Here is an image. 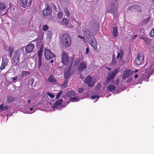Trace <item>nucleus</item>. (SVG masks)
I'll list each match as a JSON object with an SVG mask.
<instances>
[{"label":"nucleus","instance_id":"nucleus-1","mask_svg":"<svg viewBox=\"0 0 154 154\" xmlns=\"http://www.w3.org/2000/svg\"><path fill=\"white\" fill-rule=\"evenodd\" d=\"M87 40L88 43L91 45L94 49H97V44L96 39L94 36L92 35V33L88 32V34L86 35Z\"/></svg>","mask_w":154,"mask_h":154},{"label":"nucleus","instance_id":"nucleus-2","mask_svg":"<svg viewBox=\"0 0 154 154\" xmlns=\"http://www.w3.org/2000/svg\"><path fill=\"white\" fill-rule=\"evenodd\" d=\"M62 63L66 66L70 67L72 63V61L69 60V57L66 53L64 51L62 52Z\"/></svg>","mask_w":154,"mask_h":154},{"label":"nucleus","instance_id":"nucleus-3","mask_svg":"<svg viewBox=\"0 0 154 154\" xmlns=\"http://www.w3.org/2000/svg\"><path fill=\"white\" fill-rule=\"evenodd\" d=\"M62 44L66 47H68L70 45L71 41L69 35L66 33L64 34L61 40Z\"/></svg>","mask_w":154,"mask_h":154},{"label":"nucleus","instance_id":"nucleus-4","mask_svg":"<svg viewBox=\"0 0 154 154\" xmlns=\"http://www.w3.org/2000/svg\"><path fill=\"white\" fill-rule=\"evenodd\" d=\"M43 34L42 33L40 35V36H39L37 40L38 45H39V46H41L40 50L38 52V56L39 57L38 59H42V52L41 51V49L42 48L43 46L42 45V43L43 42Z\"/></svg>","mask_w":154,"mask_h":154},{"label":"nucleus","instance_id":"nucleus-5","mask_svg":"<svg viewBox=\"0 0 154 154\" xmlns=\"http://www.w3.org/2000/svg\"><path fill=\"white\" fill-rule=\"evenodd\" d=\"M20 54L21 51L19 50L17 51L14 53L13 58V60L14 64H17L19 63Z\"/></svg>","mask_w":154,"mask_h":154},{"label":"nucleus","instance_id":"nucleus-6","mask_svg":"<svg viewBox=\"0 0 154 154\" xmlns=\"http://www.w3.org/2000/svg\"><path fill=\"white\" fill-rule=\"evenodd\" d=\"M144 60V55L142 54H137L136 58L134 60V62L136 64L140 65L143 63Z\"/></svg>","mask_w":154,"mask_h":154},{"label":"nucleus","instance_id":"nucleus-7","mask_svg":"<svg viewBox=\"0 0 154 154\" xmlns=\"http://www.w3.org/2000/svg\"><path fill=\"white\" fill-rule=\"evenodd\" d=\"M8 59L7 58V56L4 55L2 57V63L0 68L1 70H2L5 68L8 65Z\"/></svg>","mask_w":154,"mask_h":154},{"label":"nucleus","instance_id":"nucleus-8","mask_svg":"<svg viewBox=\"0 0 154 154\" xmlns=\"http://www.w3.org/2000/svg\"><path fill=\"white\" fill-rule=\"evenodd\" d=\"M85 83L87 84L89 87H91L94 85V80L90 76H88L85 79Z\"/></svg>","mask_w":154,"mask_h":154},{"label":"nucleus","instance_id":"nucleus-9","mask_svg":"<svg viewBox=\"0 0 154 154\" xmlns=\"http://www.w3.org/2000/svg\"><path fill=\"white\" fill-rule=\"evenodd\" d=\"M43 15L44 17L50 15L52 13V11L48 5H47L46 8L42 11Z\"/></svg>","mask_w":154,"mask_h":154},{"label":"nucleus","instance_id":"nucleus-10","mask_svg":"<svg viewBox=\"0 0 154 154\" xmlns=\"http://www.w3.org/2000/svg\"><path fill=\"white\" fill-rule=\"evenodd\" d=\"M44 55L45 58L48 60L50 59L55 57L54 54L48 49H46L45 50Z\"/></svg>","mask_w":154,"mask_h":154},{"label":"nucleus","instance_id":"nucleus-11","mask_svg":"<svg viewBox=\"0 0 154 154\" xmlns=\"http://www.w3.org/2000/svg\"><path fill=\"white\" fill-rule=\"evenodd\" d=\"M118 72V70L117 69H115L113 72L109 73L108 74L107 80L109 81L113 79L116 75Z\"/></svg>","mask_w":154,"mask_h":154},{"label":"nucleus","instance_id":"nucleus-12","mask_svg":"<svg viewBox=\"0 0 154 154\" xmlns=\"http://www.w3.org/2000/svg\"><path fill=\"white\" fill-rule=\"evenodd\" d=\"M132 72L131 70L129 69H126L123 72V73L122 76V79H125L128 77L132 73Z\"/></svg>","mask_w":154,"mask_h":154},{"label":"nucleus","instance_id":"nucleus-13","mask_svg":"<svg viewBox=\"0 0 154 154\" xmlns=\"http://www.w3.org/2000/svg\"><path fill=\"white\" fill-rule=\"evenodd\" d=\"M87 66V62L85 61L82 62L78 67V69L80 71L82 72L85 69Z\"/></svg>","mask_w":154,"mask_h":154},{"label":"nucleus","instance_id":"nucleus-14","mask_svg":"<svg viewBox=\"0 0 154 154\" xmlns=\"http://www.w3.org/2000/svg\"><path fill=\"white\" fill-rule=\"evenodd\" d=\"M128 9L132 11H139L140 10V8L137 5H134L130 7Z\"/></svg>","mask_w":154,"mask_h":154},{"label":"nucleus","instance_id":"nucleus-15","mask_svg":"<svg viewBox=\"0 0 154 154\" xmlns=\"http://www.w3.org/2000/svg\"><path fill=\"white\" fill-rule=\"evenodd\" d=\"M38 69L39 70L41 71L42 69L44 68L45 70V67L44 64L43 63L42 61V59H38Z\"/></svg>","mask_w":154,"mask_h":154},{"label":"nucleus","instance_id":"nucleus-16","mask_svg":"<svg viewBox=\"0 0 154 154\" xmlns=\"http://www.w3.org/2000/svg\"><path fill=\"white\" fill-rule=\"evenodd\" d=\"M34 45L32 44H30L28 45L26 48V51L28 53H29L32 52L34 49Z\"/></svg>","mask_w":154,"mask_h":154},{"label":"nucleus","instance_id":"nucleus-17","mask_svg":"<svg viewBox=\"0 0 154 154\" xmlns=\"http://www.w3.org/2000/svg\"><path fill=\"white\" fill-rule=\"evenodd\" d=\"M115 4H111L109 6V8L108 10L109 12L113 13L116 11V9L115 7Z\"/></svg>","mask_w":154,"mask_h":154},{"label":"nucleus","instance_id":"nucleus-18","mask_svg":"<svg viewBox=\"0 0 154 154\" xmlns=\"http://www.w3.org/2000/svg\"><path fill=\"white\" fill-rule=\"evenodd\" d=\"M123 51L121 49L119 50L117 53V59H121L123 56Z\"/></svg>","mask_w":154,"mask_h":154},{"label":"nucleus","instance_id":"nucleus-19","mask_svg":"<svg viewBox=\"0 0 154 154\" xmlns=\"http://www.w3.org/2000/svg\"><path fill=\"white\" fill-rule=\"evenodd\" d=\"M75 92L74 91H68L66 94V96H68L70 98H71L73 96H75Z\"/></svg>","mask_w":154,"mask_h":154},{"label":"nucleus","instance_id":"nucleus-20","mask_svg":"<svg viewBox=\"0 0 154 154\" xmlns=\"http://www.w3.org/2000/svg\"><path fill=\"white\" fill-rule=\"evenodd\" d=\"M70 68L69 67V69L65 70L64 73V77L65 79H68L70 75Z\"/></svg>","mask_w":154,"mask_h":154},{"label":"nucleus","instance_id":"nucleus-21","mask_svg":"<svg viewBox=\"0 0 154 154\" xmlns=\"http://www.w3.org/2000/svg\"><path fill=\"white\" fill-rule=\"evenodd\" d=\"M30 74V72H29L26 71H22L21 73V76L23 78L26 76Z\"/></svg>","mask_w":154,"mask_h":154},{"label":"nucleus","instance_id":"nucleus-22","mask_svg":"<svg viewBox=\"0 0 154 154\" xmlns=\"http://www.w3.org/2000/svg\"><path fill=\"white\" fill-rule=\"evenodd\" d=\"M15 100L14 98L11 96H8L7 97V99L6 100V102L7 103H10L14 101Z\"/></svg>","mask_w":154,"mask_h":154},{"label":"nucleus","instance_id":"nucleus-23","mask_svg":"<svg viewBox=\"0 0 154 154\" xmlns=\"http://www.w3.org/2000/svg\"><path fill=\"white\" fill-rule=\"evenodd\" d=\"M69 23V21L66 18H63L61 24L63 25H67Z\"/></svg>","mask_w":154,"mask_h":154},{"label":"nucleus","instance_id":"nucleus-24","mask_svg":"<svg viewBox=\"0 0 154 154\" xmlns=\"http://www.w3.org/2000/svg\"><path fill=\"white\" fill-rule=\"evenodd\" d=\"M8 106L3 104L0 105V109L1 111H6L8 109Z\"/></svg>","mask_w":154,"mask_h":154},{"label":"nucleus","instance_id":"nucleus-25","mask_svg":"<svg viewBox=\"0 0 154 154\" xmlns=\"http://www.w3.org/2000/svg\"><path fill=\"white\" fill-rule=\"evenodd\" d=\"M52 33L51 31H48L47 32L46 39L49 41L51 38Z\"/></svg>","mask_w":154,"mask_h":154},{"label":"nucleus","instance_id":"nucleus-26","mask_svg":"<svg viewBox=\"0 0 154 154\" xmlns=\"http://www.w3.org/2000/svg\"><path fill=\"white\" fill-rule=\"evenodd\" d=\"M115 87L113 85H109L108 87V89L109 90L112 92H114L115 90Z\"/></svg>","mask_w":154,"mask_h":154},{"label":"nucleus","instance_id":"nucleus-27","mask_svg":"<svg viewBox=\"0 0 154 154\" xmlns=\"http://www.w3.org/2000/svg\"><path fill=\"white\" fill-rule=\"evenodd\" d=\"M22 6L25 8L28 4V0H20Z\"/></svg>","mask_w":154,"mask_h":154},{"label":"nucleus","instance_id":"nucleus-28","mask_svg":"<svg viewBox=\"0 0 154 154\" xmlns=\"http://www.w3.org/2000/svg\"><path fill=\"white\" fill-rule=\"evenodd\" d=\"M112 33L114 37H116L117 36L118 29L116 27L113 28Z\"/></svg>","mask_w":154,"mask_h":154},{"label":"nucleus","instance_id":"nucleus-29","mask_svg":"<svg viewBox=\"0 0 154 154\" xmlns=\"http://www.w3.org/2000/svg\"><path fill=\"white\" fill-rule=\"evenodd\" d=\"M48 81L50 82H56V80L52 75L50 76L48 78Z\"/></svg>","mask_w":154,"mask_h":154},{"label":"nucleus","instance_id":"nucleus-30","mask_svg":"<svg viewBox=\"0 0 154 154\" xmlns=\"http://www.w3.org/2000/svg\"><path fill=\"white\" fill-rule=\"evenodd\" d=\"M8 51L9 56H11L14 51V49L13 48H12V47H9L8 48Z\"/></svg>","mask_w":154,"mask_h":154},{"label":"nucleus","instance_id":"nucleus-31","mask_svg":"<svg viewBox=\"0 0 154 154\" xmlns=\"http://www.w3.org/2000/svg\"><path fill=\"white\" fill-rule=\"evenodd\" d=\"M68 79H65L63 83L61 85V86L63 88H66L67 86Z\"/></svg>","mask_w":154,"mask_h":154},{"label":"nucleus","instance_id":"nucleus-32","mask_svg":"<svg viewBox=\"0 0 154 154\" xmlns=\"http://www.w3.org/2000/svg\"><path fill=\"white\" fill-rule=\"evenodd\" d=\"M70 100L72 102H76L79 100L78 98L77 97L75 96L72 97L71 98H70Z\"/></svg>","mask_w":154,"mask_h":154},{"label":"nucleus","instance_id":"nucleus-33","mask_svg":"<svg viewBox=\"0 0 154 154\" xmlns=\"http://www.w3.org/2000/svg\"><path fill=\"white\" fill-rule=\"evenodd\" d=\"M6 5L0 2V10H3L6 8Z\"/></svg>","mask_w":154,"mask_h":154},{"label":"nucleus","instance_id":"nucleus-34","mask_svg":"<svg viewBox=\"0 0 154 154\" xmlns=\"http://www.w3.org/2000/svg\"><path fill=\"white\" fill-rule=\"evenodd\" d=\"M62 101L61 100H59L56 101L54 104V106H59L61 105L62 103Z\"/></svg>","mask_w":154,"mask_h":154},{"label":"nucleus","instance_id":"nucleus-35","mask_svg":"<svg viewBox=\"0 0 154 154\" xmlns=\"http://www.w3.org/2000/svg\"><path fill=\"white\" fill-rule=\"evenodd\" d=\"M144 41L146 44L147 45H149L151 42L150 40L147 38H145L144 39Z\"/></svg>","mask_w":154,"mask_h":154},{"label":"nucleus","instance_id":"nucleus-36","mask_svg":"<svg viewBox=\"0 0 154 154\" xmlns=\"http://www.w3.org/2000/svg\"><path fill=\"white\" fill-rule=\"evenodd\" d=\"M57 17L59 18H61L63 16V13L61 12H59L57 14Z\"/></svg>","mask_w":154,"mask_h":154},{"label":"nucleus","instance_id":"nucleus-37","mask_svg":"<svg viewBox=\"0 0 154 154\" xmlns=\"http://www.w3.org/2000/svg\"><path fill=\"white\" fill-rule=\"evenodd\" d=\"M48 27L47 25L46 24L43 25L42 27V29L43 31H46L48 29Z\"/></svg>","mask_w":154,"mask_h":154},{"label":"nucleus","instance_id":"nucleus-38","mask_svg":"<svg viewBox=\"0 0 154 154\" xmlns=\"http://www.w3.org/2000/svg\"><path fill=\"white\" fill-rule=\"evenodd\" d=\"M63 94V91H60L57 94L56 96V98L58 99L60 97L61 95Z\"/></svg>","mask_w":154,"mask_h":154},{"label":"nucleus","instance_id":"nucleus-39","mask_svg":"<svg viewBox=\"0 0 154 154\" xmlns=\"http://www.w3.org/2000/svg\"><path fill=\"white\" fill-rule=\"evenodd\" d=\"M47 94L50 97V98H53L54 97V95L50 93L47 92Z\"/></svg>","mask_w":154,"mask_h":154},{"label":"nucleus","instance_id":"nucleus-40","mask_svg":"<svg viewBox=\"0 0 154 154\" xmlns=\"http://www.w3.org/2000/svg\"><path fill=\"white\" fill-rule=\"evenodd\" d=\"M99 96H91V98L93 100H94L95 99H96V100H97L99 99Z\"/></svg>","mask_w":154,"mask_h":154},{"label":"nucleus","instance_id":"nucleus-41","mask_svg":"<svg viewBox=\"0 0 154 154\" xmlns=\"http://www.w3.org/2000/svg\"><path fill=\"white\" fill-rule=\"evenodd\" d=\"M150 36L151 37H153L154 36V28L151 30L150 33Z\"/></svg>","mask_w":154,"mask_h":154},{"label":"nucleus","instance_id":"nucleus-42","mask_svg":"<svg viewBox=\"0 0 154 154\" xmlns=\"http://www.w3.org/2000/svg\"><path fill=\"white\" fill-rule=\"evenodd\" d=\"M100 88V85L99 84H98L95 88V89L96 90H99Z\"/></svg>","mask_w":154,"mask_h":154},{"label":"nucleus","instance_id":"nucleus-43","mask_svg":"<svg viewBox=\"0 0 154 154\" xmlns=\"http://www.w3.org/2000/svg\"><path fill=\"white\" fill-rule=\"evenodd\" d=\"M64 12L65 13V14L67 17H68L69 16V13L67 9L65 10Z\"/></svg>","mask_w":154,"mask_h":154},{"label":"nucleus","instance_id":"nucleus-44","mask_svg":"<svg viewBox=\"0 0 154 154\" xmlns=\"http://www.w3.org/2000/svg\"><path fill=\"white\" fill-rule=\"evenodd\" d=\"M81 60L80 58H78L75 61V64H77Z\"/></svg>","mask_w":154,"mask_h":154},{"label":"nucleus","instance_id":"nucleus-45","mask_svg":"<svg viewBox=\"0 0 154 154\" xmlns=\"http://www.w3.org/2000/svg\"><path fill=\"white\" fill-rule=\"evenodd\" d=\"M30 111H32L33 110V111L32 112H28L27 113H33V112H34L35 111V109H33L32 108H30Z\"/></svg>","mask_w":154,"mask_h":154},{"label":"nucleus","instance_id":"nucleus-46","mask_svg":"<svg viewBox=\"0 0 154 154\" xmlns=\"http://www.w3.org/2000/svg\"><path fill=\"white\" fill-rule=\"evenodd\" d=\"M33 81H34V80H33V79H32V86H34V87H35L36 86V84L37 82H35V84H34Z\"/></svg>","mask_w":154,"mask_h":154},{"label":"nucleus","instance_id":"nucleus-47","mask_svg":"<svg viewBox=\"0 0 154 154\" xmlns=\"http://www.w3.org/2000/svg\"><path fill=\"white\" fill-rule=\"evenodd\" d=\"M84 90V89L82 88H80L79 90V93H81Z\"/></svg>","mask_w":154,"mask_h":154},{"label":"nucleus","instance_id":"nucleus-48","mask_svg":"<svg viewBox=\"0 0 154 154\" xmlns=\"http://www.w3.org/2000/svg\"><path fill=\"white\" fill-rule=\"evenodd\" d=\"M119 79H117L115 81V84L117 85L119 83Z\"/></svg>","mask_w":154,"mask_h":154},{"label":"nucleus","instance_id":"nucleus-49","mask_svg":"<svg viewBox=\"0 0 154 154\" xmlns=\"http://www.w3.org/2000/svg\"><path fill=\"white\" fill-rule=\"evenodd\" d=\"M149 17H148V18H147L146 19H145L144 20V21L146 23H147L149 21Z\"/></svg>","mask_w":154,"mask_h":154},{"label":"nucleus","instance_id":"nucleus-50","mask_svg":"<svg viewBox=\"0 0 154 154\" xmlns=\"http://www.w3.org/2000/svg\"><path fill=\"white\" fill-rule=\"evenodd\" d=\"M78 37H79L80 39H83V40H84V41H85V38H84L83 37V36H81V35H79L78 36Z\"/></svg>","mask_w":154,"mask_h":154},{"label":"nucleus","instance_id":"nucleus-51","mask_svg":"<svg viewBox=\"0 0 154 154\" xmlns=\"http://www.w3.org/2000/svg\"><path fill=\"white\" fill-rule=\"evenodd\" d=\"M116 63V61L114 59L113 60H112V64H114Z\"/></svg>","mask_w":154,"mask_h":154},{"label":"nucleus","instance_id":"nucleus-52","mask_svg":"<svg viewBox=\"0 0 154 154\" xmlns=\"http://www.w3.org/2000/svg\"><path fill=\"white\" fill-rule=\"evenodd\" d=\"M17 78V76L15 77H14L13 78H12V80H13V81H15V80H16Z\"/></svg>","mask_w":154,"mask_h":154},{"label":"nucleus","instance_id":"nucleus-53","mask_svg":"<svg viewBox=\"0 0 154 154\" xmlns=\"http://www.w3.org/2000/svg\"><path fill=\"white\" fill-rule=\"evenodd\" d=\"M89 49L88 48H87L86 49V54H88V52H89Z\"/></svg>","mask_w":154,"mask_h":154},{"label":"nucleus","instance_id":"nucleus-54","mask_svg":"<svg viewBox=\"0 0 154 154\" xmlns=\"http://www.w3.org/2000/svg\"><path fill=\"white\" fill-rule=\"evenodd\" d=\"M132 80V78L131 77H130L128 79V82H130Z\"/></svg>","mask_w":154,"mask_h":154},{"label":"nucleus","instance_id":"nucleus-55","mask_svg":"<svg viewBox=\"0 0 154 154\" xmlns=\"http://www.w3.org/2000/svg\"><path fill=\"white\" fill-rule=\"evenodd\" d=\"M137 36V35H134L133 37V38L132 39H135L136 38Z\"/></svg>","mask_w":154,"mask_h":154},{"label":"nucleus","instance_id":"nucleus-56","mask_svg":"<svg viewBox=\"0 0 154 154\" xmlns=\"http://www.w3.org/2000/svg\"><path fill=\"white\" fill-rule=\"evenodd\" d=\"M138 76V75L137 74H136L134 76V77L135 78H137Z\"/></svg>","mask_w":154,"mask_h":154},{"label":"nucleus","instance_id":"nucleus-57","mask_svg":"<svg viewBox=\"0 0 154 154\" xmlns=\"http://www.w3.org/2000/svg\"><path fill=\"white\" fill-rule=\"evenodd\" d=\"M139 38L141 39H143L144 40L145 38H144L143 37H140Z\"/></svg>","mask_w":154,"mask_h":154},{"label":"nucleus","instance_id":"nucleus-58","mask_svg":"<svg viewBox=\"0 0 154 154\" xmlns=\"http://www.w3.org/2000/svg\"><path fill=\"white\" fill-rule=\"evenodd\" d=\"M53 61H54V60H51V61H50V62H51V63H53Z\"/></svg>","mask_w":154,"mask_h":154},{"label":"nucleus","instance_id":"nucleus-59","mask_svg":"<svg viewBox=\"0 0 154 154\" xmlns=\"http://www.w3.org/2000/svg\"><path fill=\"white\" fill-rule=\"evenodd\" d=\"M53 8H54V9H56V6H55V5H54V6H53Z\"/></svg>","mask_w":154,"mask_h":154},{"label":"nucleus","instance_id":"nucleus-60","mask_svg":"<svg viewBox=\"0 0 154 154\" xmlns=\"http://www.w3.org/2000/svg\"><path fill=\"white\" fill-rule=\"evenodd\" d=\"M28 101L29 103L30 102V100H28Z\"/></svg>","mask_w":154,"mask_h":154},{"label":"nucleus","instance_id":"nucleus-61","mask_svg":"<svg viewBox=\"0 0 154 154\" xmlns=\"http://www.w3.org/2000/svg\"><path fill=\"white\" fill-rule=\"evenodd\" d=\"M108 69L109 70H111V68H109V67H108Z\"/></svg>","mask_w":154,"mask_h":154},{"label":"nucleus","instance_id":"nucleus-62","mask_svg":"<svg viewBox=\"0 0 154 154\" xmlns=\"http://www.w3.org/2000/svg\"><path fill=\"white\" fill-rule=\"evenodd\" d=\"M137 71H138V70H135V72H137Z\"/></svg>","mask_w":154,"mask_h":154},{"label":"nucleus","instance_id":"nucleus-63","mask_svg":"<svg viewBox=\"0 0 154 154\" xmlns=\"http://www.w3.org/2000/svg\"><path fill=\"white\" fill-rule=\"evenodd\" d=\"M29 5H30L31 4V3H30V2L29 3Z\"/></svg>","mask_w":154,"mask_h":154},{"label":"nucleus","instance_id":"nucleus-64","mask_svg":"<svg viewBox=\"0 0 154 154\" xmlns=\"http://www.w3.org/2000/svg\"><path fill=\"white\" fill-rule=\"evenodd\" d=\"M154 2V0H152Z\"/></svg>","mask_w":154,"mask_h":154}]
</instances>
